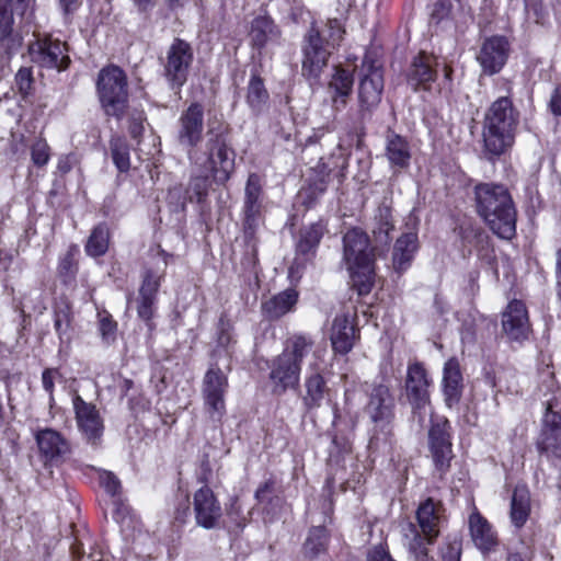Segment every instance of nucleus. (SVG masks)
Listing matches in <instances>:
<instances>
[{"label": "nucleus", "mask_w": 561, "mask_h": 561, "mask_svg": "<svg viewBox=\"0 0 561 561\" xmlns=\"http://www.w3.org/2000/svg\"><path fill=\"white\" fill-rule=\"evenodd\" d=\"M403 545L408 548L412 561H435L428 556L424 540L417 530V526L413 523H407L401 528Z\"/></svg>", "instance_id": "nucleus-35"}, {"label": "nucleus", "mask_w": 561, "mask_h": 561, "mask_svg": "<svg viewBox=\"0 0 561 561\" xmlns=\"http://www.w3.org/2000/svg\"><path fill=\"white\" fill-rule=\"evenodd\" d=\"M268 92L265 89L262 78L252 75L248 84L247 103L255 114L265 108L268 101Z\"/></svg>", "instance_id": "nucleus-42"}, {"label": "nucleus", "mask_w": 561, "mask_h": 561, "mask_svg": "<svg viewBox=\"0 0 561 561\" xmlns=\"http://www.w3.org/2000/svg\"><path fill=\"white\" fill-rule=\"evenodd\" d=\"M39 455L45 465L61 462L70 453V445L66 438L53 428H41L35 434Z\"/></svg>", "instance_id": "nucleus-20"}, {"label": "nucleus", "mask_w": 561, "mask_h": 561, "mask_svg": "<svg viewBox=\"0 0 561 561\" xmlns=\"http://www.w3.org/2000/svg\"><path fill=\"white\" fill-rule=\"evenodd\" d=\"M502 330L511 342L522 343L529 337L531 325L524 301L511 300L502 312Z\"/></svg>", "instance_id": "nucleus-13"}, {"label": "nucleus", "mask_w": 561, "mask_h": 561, "mask_svg": "<svg viewBox=\"0 0 561 561\" xmlns=\"http://www.w3.org/2000/svg\"><path fill=\"white\" fill-rule=\"evenodd\" d=\"M268 380L273 394L282 396L288 389H294L299 385L300 366L286 358V355H277L268 365Z\"/></svg>", "instance_id": "nucleus-18"}, {"label": "nucleus", "mask_w": 561, "mask_h": 561, "mask_svg": "<svg viewBox=\"0 0 561 561\" xmlns=\"http://www.w3.org/2000/svg\"><path fill=\"white\" fill-rule=\"evenodd\" d=\"M144 119L145 118L141 113L133 114L130 116L128 129L133 138L137 139L141 136L144 131Z\"/></svg>", "instance_id": "nucleus-58"}, {"label": "nucleus", "mask_w": 561, "mask_h": 561, "mask_svg": "<svg viewBox=\"0 0 561 561\" xmlns=\"http://www.w3.org/2000/svg\"><path fill=\"white\" fill-rule=\"evenodd\" d=\"M298 299L294 289L284 290L262 304V312L270 320H276L291 311Z\"/></svg>", "instance_id": "nucleus-32"}, {"label": "nucleus", "mask_w": 561, "mask_h": 561, "mask_svg": "<svg viewBox=\"0 0 561 561\" xmlns=\"http://www.w3.org/2000/svg\"><path fill=\"white\" fill-rule=\"evenodd\" d=\"M159 278L154 276L151 272H147L145 274L142 285L139 289V297L149 298L156 301V295L159 289Z\"/></svg>", "instance_id": "nucleus-51"}, {"label": "nucleus", "mask_w": 561, "mask_h": 561, "mask_svg": "<svg viewBox=\"0 0 561 561\" xmlns=\"http://www.w3.org/2000/svg\"><path fill=\"white\" fill-rule=\"evenodd\" d=\"M101 485L105 489V491L112 496L119 493L121 490V481L118 478L110 471H104L100 476Z\"/></svg>", "instance_id": "nucleus-55"}, {"label": "nucleus", "mask_w": 561, "mask_h": 561, "mask_svg": "<svg viewBox=\"0 0 561 561\" xmlns=\"http://www.w3.org/2000/svg\"><path fill=\"white\" fill-rule=\"evenodd\" d=\"M236 151L229 139L228 126L221 122L208 124L206 141L188 152L191 164L204 172H210L215 182L226 183L234 171Z\"/></svg>", "instance_id": "nucleus-2"}, {"label": "nucleus", "mask_w": 561, "mask_h": 561, "mask_svg": "<svg viewBox=\"0 0 561 561\" xmlns=\"http://www.w3.org/2000/svg\"><path fill=\"white\" fill-rule=\"evenodd\" d=\"M227 390V376L217 365H211L203 379L202 396L204 411L215 426L221 423L226 414L225 396Z\"/></svg>", "instance_id": "nucleus-7"}, {"label": "nucleus", "mask_w": 561, "mask_h": 561, "mask_svg": "<svg viewBox=\"0 0 561 561\" xmlns=\"http://www.w3.org/2000/svg\"><path fill=\"white\" fill-rule=\"evenodd\" d=\"M518 113L512 101L502 96L488 108L483 121V142L485 150L493 154H502L514 142Z\"/></svg>", "instance_id": "nucleus-4"}, {"label": "nucleus", "mask_w": 561, "mask_h": 561, "mask_svg": "<svg viewBox=\"0 0 561 561\" xmlns=\"http://www.w3.org/2000/svg\"><path fill=\"white\" fill-rule=\"evenodd\" d=\"M323 236V226L319 222L312 224L300 230L296 244V260L307 262L311 260Z\"/></svg>", "instance_id": "nucleus-31"}, {"label": "nucleus", "mask_w": 561, "mask_h": 561, "mask_svg": "<svg viewBox=\"0 0 561 561\" xmlns=\"http://www.w3.org/2000/svg\"><path fill=\"white\" fill-rule=\"evenodd\" d=\"M374 220L373 236L376 247H388L391 241L390 232L394 230L391 208L386 205L379 206Z\"/></svg>", "instance_id": "nucleus-37"}, {"label": "nucleus", "mask_w": 561, "mask_h": 561, "mask_svg": "<svg viewBox=\"0 0 561 561\" xmlns=\"http://www.w3.org/2000/svg\"><path fill=\"white\" fill-rule=\"evenodd\" d=\"M99 317V331L102 340L105 343H111L116 337L117 323L113 320L107 311L98 313Z\"/></svg>", "instance_id": "nucleus-47"}, {"label": "nucleus", "mask_w": 561, "mask_h": 561, "mask_svg": "<svg viewBox=\"0 0 561 561\" xmlns=\"http://www.w3.org/2000/svg\"><path fill=\"white\" fill-rule=\"evenodd\" d=\"M62 376L58 368H46L42 373V386L49 396V405L51 407L55 402L54 389L56 380L61 379Z\"/></svg>", "instance_id": "nucleus-49"}, {"label": "nucleus", "mask_w": 561, "mask_h": 561, "mask_svg": "<svg viewBox=\"0 0 561 561\" xmlns=\"http://www.w3.org/2000/svg\"><path fill=\"white\" fill-rule=\"evenodd\" d=\"M385 157L394 172L409 168L412 158L409 141L401 135L388 131L385 140Z\"/></svg>", "instance_id": "nucleus-24"}, {"label": "nucleus", "mask_w": 561, "mask_h": 561, "mask_svg": "<svg viewBox=\"0 0 561 561\" xmlns=\"http://www.w3.org/2000/svg\"><path fill=\"white\" fill-rule=\"evenodd\" d=\"M72 322L71 307L67 301H59L54 311V328L61 341L70 340Z\"/></svg>", "instance_id": "nucleus-44"}, {"label": "nucleus", "mask_w": 561, "mask_h": 561, "mask_svg": "<svg viewBox=\"0 0 561 561\" xmlns=\"http://www.w3.org/2000/svg\"><path fill=\"white\" fill-rule=\"evenodd\" d=\"M366 561H396L390 556L389 551L382 546L371 548L367 553Z\"/></svg>", "instance_id": "nucleus-59"}, {"label": "nucleus", "mask_w": 561, "mask_h": 561, "mask_svg": "<svg viewBox=\"0 0 561 561\" xmlns=\"http://www.w3.org/2000/svg\"><path fill=\"white\" fill-rule=\"evenodd\" d=\"M280 37V30L268 16H257L251 23L250 38L253 46L264 47L268 43H275Z\"/></svg>", "instance_id": "nucleus-33"}, {"label": "nucleus", "mask_w": 561, "mask_h": 561, "mask_svg": "<svg viewBox=\"0 0 561 561\" xmlns=\"http://www.w3.org/2000/svg\"><path fill=\"white\" fill-rule=\"evenodd\" d=\"M548 107L556 116H561V84L557 85L550 95Z\"/></svg>", "instance_id": "nucleus-60"}, {"label": "nucleus", "mask_w": 561, "mask_h": 561, "mask_svg": "<svg viewBox=\"0 0 561 561\" xmlns=\"http://www.w3.org/2000/svg\"><path fill=\"white\" fill-rule=\"evenodd\" d=\"M31 60L41 68L66 70L70 65L67 44L51 36L38 37L28 45Z\"/></svg>", "instance_id": "nucleus-9"}, {"label": "nucleus", "mask_w": 561, "mask_h": 561, "mask_svg": "<svg viewBox=\"0 0 561 561\" xmlns=\"http://www.w3.org/2000/svg\"><path fill=\"white\" fill-rule=\"evenodd\" d=\"M128 83L117 66L103 68L98 76L96 91L104 113L122 119L128 105Z\"/></svg>", "instance_id": "nucleus-5"}, {"label": "nucleus", "mask_w": 561, "mask_h": 561, "mask_svg": "<svg viewBox=\"0 0 561 561\" xmlns=\"http://www.w3.org/2000/svg\"><path fill=\"white\" fill-rule=\"evenodd\" d=\"M530 514V493L526 485H516L512 500L510 517L516 528H522Z\"/></svg>", "instance_id": "nucleus-36"}, {"label": "nucleus", "mask_w": 561, "mask_h": 561, "mask_svg": "<svg viewBox=\"0 0 561 561\" xmlns=\"http://www.w3.org/2000/svg\"><path fill=\"white\" fill-rule=\"evenodd\" d=\"M314 341L311 336L306 334H294L285 344L282 355H286V358L301 367L304 358L312 351Z\"/></svg>", "instance_id": "nucleus-40"}, {"label": "nucleus", "mask_w": 561, "mask_h": 561, "mask_svg": "<svg viewBox=\"0 0 561 561\" xmlns=\"http://www.w3.org/2000/svg\"><path fill=\"white\" fill-rule=\"evenodd\" d=\"M365 410L376 427L386 430L394 416V400L389 388L385 385L373 387Z\"/></svg>", "instance_id": "nucleus-19"}, {"label": "nucleus", "mask_w": 561, "mask_h": 561, "mask_svg": "<svg viewBox=\"0 0 561 561\" xmlns=\"http://www.w3.org/2000/svg\"><path fill=\"white\" fill-rule=\"evenodd\" d=\"M474 202L478 215L494 234L506 240H511L516 234V208L508 190L503 184H477Z\"/></svg>", "instance_id": "nucleus-1"}, {"label": "nucleus", "mask_w": 561, "mask_h": 561, "mask_svg": "<svg viewBox=\"0 0 561 561\" xmlns=\"http://www.w3.org/2000/svg\"><path fill=\"white\" fill-rule=\"evenodd\" d=\"M373 274L364 275V274H353L354 285L357 286V291L359 295H366L371 289V278Z\"/></svg>", "instance_id": "nucleus-57"}, {"label": "nucleus", "mask_w": 561, "mask_h": 561, "mask_svg": "<svg viewBox=\"0 0 561 561\" xmlns=\"http://www.w3.org/2000/svg\"><path fill=\"white\" fill-rule=\"evenodd\" d=\"M470 534L474 545L482 552H490L497 545L496 534L490 523L479 513H472L469 517Z\"/></svg>", "instance_id": "nucleus-29"}, {"label": "nucleus", "mask_w": 561, "mask_h": 561, "mask_svg": "<svg viewBox=\"0 0 561 561\" xmlns=\"http://www.w3.org/2000/svg\"><path fill=\"white\" fill-rule=\"evenodd\" d=\"M262 181L259 174L251 173L244 188L243 229L247 238H253L261 217Z\"/></svg>", "instance_id": "nucleus-16"}, {"label": "nucleus", "mask_w": 561, "mask_h": 561, "mask_svg": "<svg viewBox=\"0 0 561 561\" xmlns=\"http://www.w3.org/2000/svg\"><path fill=\"white\" fill-rule=\"evenodd\" d=\"M321 352L313 351V360L309 363L310 375L306 377L304 403L308 410L319 408L329 394V388L322 376Z\"/></svg>", "instance_id": "nucleus-23"}, {"label": "nucleus", "mask_w": 561, "mask_h": 561, "mask_svg": "<svg viewBox=\"0 0 561 561\" xmlns=\"http://www.w3.org/2000/svg\"><path fill=\"white\" fill-rule=\"evenodd\" d=\"M193 512L197 526L208 530L219 526L222 508L214 491L208 485H204L195 491L193 495Z\"/></svg>", "instance_id": "nucleus-14"}, {"label": "nucleus", "mask_w": 561, "mask_h": 561, "mask_svg": "<svg viewBox=\"0 0 561 561\" xmlns=\"http://www.w3.org/2000/svg\"><path fill=\"white\" fill-rule=\"evenodd\" d=\"M353 76L350 71L337 67L334 69V73L331 77L328 89L331 94L333 105L336 108H339L340 105H346L347 98L353 89Z\"/></svg>", "instance_id": "nucleus-34"}, {"label": "nucleus", "mask_w": 561, "mask_h": 561, "mask_svg": "<svg viewBox=\"0 0 561 561\" xmlns=\"http://www.w3.org/2000/svg\"><path fill=\"white\" fill-rule=\"evenodd\" d=\"M417 247V234L415 232L403 233L397 239L392 253L393 268L397 272H403L410 266Z\"/></svg>", "instance_id": "nucleus-30"}, {"label": "nucleus", "mask_w": 561, "mask_h": 561, "mask_svg": "<svg viewBox=\"0 0 561 561\" xmlns=\"http://www.w3.org/2000/svg\"><path fill=\"white\" fill-rule=\"evenodd\" d=\"M16 80L20 84L21 89H27L31 85V70L27 68H22L16 73Z\"/></svg>", "instance_id": "nucleus-63"}, {"label": "nucleus", "mask_w": 561, "mask_h": 561, "mask_svg": "<svg viewBox=\"0 0 561 561\" xmlns=\"http://www.w3.org/2000/svg\"><path fill=\"white\" fill-rule=\"evenodd\" d=\"M445 510L439 501L432 497L422 502L416 510L417 530L427 545H433L445 522Z\"/></svg>", "instance_id": "nucleus-17"}, {"label": "nucleus", "mask_w": 561, "mask_h": 561, "mask_svg": "<svg viewBox=\"0 0 561 561\" xmlns=\"http://www.w3.org/2000/svg\"><path fill=\"white\" fill-rule=\"evenodd\" d=\"M204 135V108L195 102L183 111L178 121L176 141L186 154L199 148Z\"/></svg>", "instance_id": "nucleus-11"}, {"label": "nucleus", "mask_w": 561, "mask_h": 561, "mask_svg": "<svg viewBox=\"0 0 561 561\" xmlns=\"http://www.w3.org/2000/svg\"><path fill=\"white\" fill-rule=\"evenodd\" d=\"M329 535L324 527L317 526L309 530L308 537L304 543V554L308 559H317L327 552Z\"/></svg>", "instance_id": "nucleus-41"}, {"label": "nucleus", "mask_w": 561, "mask_h": 561, "mask_svg": "<svg viewBox=\"0 0 561 561\" xmlns=\"http://www.w3.org/2000/svg\"><path fill=\"white\" fill-rule=\"evenodd\" d=\"M443 561H460L461 542L458 539L447 540L440 548Z\"/></svg>", "instance_id": "nucleus-53"}, {"label": "nucleus", "mask_w": 561, "mask_h": 561, "mask_svg": "<svg viewBox=\"0 0 561 561\" xmlns=\"http://www.w3.org/2000/svg\"><path fill=\"white\" fill-rule=\"evenodd\" d=\"M434 64L435 59L432 56L426 55L425 53H420L413 58L408 70V83L414 90H417L419 87L427 89V84L436 79Z\"/></svg>", "instance_id": "nucleus-27"}, {"label": "nucleus", "mask_w": 561, "mask_h": 561, "mask_svg": "<svg viewBox=\"0 0 561 561\" xmlns=\"http://www.w3.org/2000/svg\"><path fill=\"white\" fill-rule=\"evenodd\" d=\"M113 162L119 172L130 169L129 146L122 137H113L110 141Z\"/></svg>", "instance_id": "nucleus-45"}, {"label": "nucleus", "mask_w": 561, "mask_h": 561, "mask_svg": "<svg viewBox=\"0 0 561 561\" xmlns=\"http://www.w3.org/2000/svg\"><path fill=\"white\" fill-rule=\"evenodd\" d=\"M34 2L35 0H10V7L13 8L18 14L23 15Z\"/></svg>", "instance_id": "nucleus-62"}, {"label": "nucleus", "mask_w": 561, "mask_h": 561, "mask_svg": "<svg viewBox=\"0 0 561 561\" xmlns=\"http://www.w3.org/2000/svg\"><path fill=\"white\" fill-rule=\"evenodd\" d=\"M345 30L340 20L329 19L325 28L320 31L314 24L304 36L301 73L309 81H318L328 65L331 49L340 45Z\"/></svg>", "instance_id": "nucleus-3"}, {"label": "nucleus", "mask_w": 561, "mask_h": 561, "mask_svg": "<svg viewBox=\"0 0 561 561\" xmlns=\"http://www.w3.org/2000/svg\"><path fill=\"white\" fill-rule=\"evenodd\" d=\"M450 423L445 417H436L432 420L428 431L430 450L435 467L442 473H445L453 458V445L450 437Z\"/></svg>", "instance_id": "nucleus-12"}, {"label": "nucleus", "mask_w": 561, "mask_h": 561, "mask_svg": "<svg viewBox=\"0 0 561 561\" xmlns=\"http://www.w3.org/2000/svg\"><path fill=\"white\" fill-rule=\"evenodd\" d=\"M76 159L72 154L62 156L58 160L57 169L60 173L66 174L71 171Z\"/></svg>", "instance_id": "nucleus-61"}, {"label": "nucleus", "mask_w": 561, "mask_h": 561, "mask_svg": "<svg viewBox=\"0 0 561 561\" xmlns=\"http://www.w3.org/2000/svg\"><path fill=\"white\" fill-rule=\"evenodd\" d=\"M194 54L191 45L175 38L167 50L163 73L172 89L180 90L187 81Z\"/></svg>", "instance_id": "nucleus-10"}, {"label": "nucleus", "mask_w": 561, "mask_h": 561, "mask_svg": "<svg viewBox=\"0 0 561 561\" xmlns=\"http://www.w3.org/2000/svg\"><path fill=\"white\" fill-rule=\"evenodd\" d=\"M462 375L459 363L450 358L445 363L443 371L444 401L448 408L456 407L462 396Z\"/></svg>", "instance_id": "nucleus-25"}, {"label": "nucleus", "mask_w": 561, "mask_h": 561, "mask_svg": "<svg viewBox=\"0 0 561 561\" xmlns=\"http://www.w3.org/2000/svg\"><path fill=\"white\" fill-rule=\"evenodd\" d=\"M275 491V481L270 478L259 485L255 491V499L261 504H268L273 501V493Z\"/></svg>", "instance_id": "nucleus-54"}, {"label": "nucleus", "mask_w": 561, "mask_h": 561, "mask_svg": "<svg viewBox=\"0 0 561 561\" xmlns=\"http://www.w3.org/2000/svg\"><path fill=\"white\" fill-rule=\"evenodd\" d=\"M13 8L10 7V0H0V44L10 56L22 45V37L13 32Z\"/></svg>", "instance_id": "nucleus-28"}, {"label": "nucleus", "mask_w": 561, "mask_h": 561, "mask_svg": "<svg viewBox=\"0 0 561 561\" xmlns=\"http://www.w3.org/2000/svg\"><path fill=\"white\" fill-rule=\"evenodd\" d=\"M485 382L497 393L517 394L519 391L516 373L513 369L502 368L497 373L493 370L484 371Z\"/></svg>", "instance_id": "nucleus-39"}, {"label": "nucleus", "mask_w": 561, "mask_h": 561, "mask_svg": "<svg viewBox=\"0 0 561 561\" xmlns=\"http://www.w3.org/2000/svg\"><path fill=\"white\" fill-rule=\"evenodd\" d=\"M358 113L362 119L370 117L381 101L383 72L380 65L365 58L359 70Z\"/></svg>", "instance_id": "nucleus-6"}, {"label": "nucleus", "mask_w": 561, "mask_h": 561, "mask_svg": "<svg viewBox=\"0 0 561 561\" xmlns=\"http://www.w3.org/2000/svg\"><path fill=\"white\" fill-rule=\"evenodd\" d=\"M154 300L139 297L137 312L139 318L149 321L153 316Z\"/></svg>", "instance_id": "nucleus-56"}, {"label": "nucleus", "mask_w": 561, "mask_h": 561, "mask_svg": "<svg viewBox=\"0 0 561 561\" xmlns=\"http://www.w3.org/2000/svg\"><path fill=\"white\" fill-rule=\"evenodd\" d=\"M330 339L332 347L336 353L344 355L353 348L356 330L347 314H339L334 318Z\"/></svg>", "instance_id": "nucleus-26"}, {"label": "nucleus", "mask_w": 561, "mask_h": 561, "mask_svg": "<svg viewBox=\"0 0 561 561\" xmlns=\"http://www.w3.org/2000/svg\"><path fill=\"white\" fill-rule=\"evenodd\" d=\"M203 174L194 176L191 179L188 187H187V194L191 202L196 199V202L201 203L204 197L207 195L208 190V174L210 172H204Z\"/></svg>", "instance_id": "nucleus-46"}, {"label": "nucleus", "mask_w": 561, "mask_h": 561, "mask_svg": "<svg viewBox=\"0 0 561 561\" xmlns=\"http://www.w3.org/2000/svg\"><path fill=\"white\" fill-rule=\"evenodd\" d=\"M545 422H554L553 420H561V390H558L553 396L546 401Z\"/></svg>", "instance_id": "nucleus-50"}, {"label": "nucleus", "mask_w": 561, "mask_h": 561, "mask_svg": "<svg viewBox=\"0 0 561 561\" xmlns=\"http://www.w3.org/2000/svg\"><path fill=\"white\" fill-rule=\"evenodd\" d=\"M432 380L423 364L415 362L408 366L405 377V396L414 411H421L430 404Z\"/></svg>", "instance_id": "nucleus-15"}, {"label": "nucleus", "mask_w": 561, "mask_h": 561, "mask_svg": "<svg viewBox=\"0 0 561 561\" xmlns=\"http://www.w3.org/2000/svg\"><path fill=\"white\" fill-rule=\"evenodd\" d=\"M545 422L538 439V448L548 456H561V420Z\"/></svg>", "instance_id": "nucleus-38"}, {"label": "nucleus", "mask_w": 561, "mask_h": 561, "mask_svg": "<svg viewBox=\"0 0 561 561\" xmlns=\"http://www.w3.org/2000/svg\"><path fill=\"white\" fill-rule=\"evenodd\" d=\"M110 243V229L106 224H99L91 232L87 243L88 255L98 257L106 253Z\"/></svg>", "instance_id": "nucleus-43"}, {"label": "nucleus", "mask_w": 561, "mask_h": 561, "mask_svg": "<svg viewBox=\"0 0 561 561\" xmlns=\"http://www.w3.org/2000/svg\"><path fill=\"white\" fill-rule=\"evenodd\" d=\"M343 257L352 274L374 273V254L368 236L358 228L348 230L343 237Z\"/></svg>", "instance_id": "nucleus-8"}, {"label": "nucleus", "mask_w": 561, "mask_h": 561, "mask_svg": "<svg viewBox=\"0 0 561 561\" xmlns=\"http://www.w3.org/2000/svg\"><path fill=\"white\" fill-rule=\"evenodd\" d=\"M508 42L503 36L486 38L477 56V59L486 75L497 73L506 62L508 56Z\"/></svg>", "instance_id": "nucleus-21"}, {"label": "nucleus", "mask_w": 561, "mask_h": 561, "mask_svg": "<svg viewBox=\"0 0 561 561\" xmlns=\"http://www.w3.org/2000/svg\"><path fill=\"white\" fill-rule=\"evenodd\" d=\"M72 402L79 430L89 442L96 444L104 428L96 407L85 402L80 396H75Z\"/></svg>", "instance_id": "nucleus-22"}, {"label": "nucleus", "mask_w": 561, "mask_h": 561, "mask_svg": "<svg viewBox=\"0 0 561 561\" xmlns=\"http://www.w3.org/2000/svg\"><path fill=\"white\" fill-rule=\"evenodd\" d=\"M77 270V264L70 253H67L64 257L60 259L58 265V275L62 283L71 284L75 280Z\"/></svg>", "instance_id": "nucleus-48"}, {"label": "nucleus", "mask_w": 561, "mask_h": 561, "mask_svg": "<svg viewBox=\"0 0 561 561\" xmlns=\"http://www.w3.org/2000/svg\"><path fill=\"white\" fill-rule=\"evenodd\" d=\"M58 3L65 14H70L79 7L78 0H58Z\"/></svg>", "instance_id": "nucleus-64"}, {"label": "nucleus", "mask_w": 561, "mask_h": 561, "mask_svg": "<svg viewBox=\"0 0 561 561\" xmlns=\"http://www.w3.org/2000/svg\"><path fill=\"white\" fill-rule=\"evenodd\" d=\"M49 146L45 140H37L31 149L32 161L36 167H44L49 160Z\"/></svg>", "instance_id": "nucleus-52"}]
</instances>
